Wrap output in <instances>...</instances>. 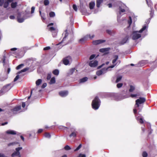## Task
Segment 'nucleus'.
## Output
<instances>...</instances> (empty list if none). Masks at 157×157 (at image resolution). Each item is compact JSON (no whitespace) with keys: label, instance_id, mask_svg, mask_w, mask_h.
<instances>
[{"label":"nucleus","instance_id":"26","mask_svg":"<svg viewBox=\"0 0 157 157\" xmlns=\"http://www.w3.org/2000/svg\"><path fill=\"white\" fill-rule=\"evenodd\" d=\"M88 78L86 77H84L81 79H80V82L82 83L84 82L87 80Z\"/></svg>","mask_w":157,"mask_h":157},{"label":"nucleus","instance_id":"1","mask_svg":"<svg viewBox=\"0 0 157 157\" xmlns=\"http://www.w3.org/2000/svg\"><path fill=\"white\" fill-rule=\"evenodd\" d=\"M19 10H15L14 15H17V21L19 23L23 22L24 20L29 17L30 12H28L26 10L20 12Z\"/></svg>","mask_w":157,"mask_h":157},{"label":"nucleus","instance_id":"53","mask_svg":"<svg viewBox=\"0 0 157 157\" xmlns=\"http://www.w3.org/2000/svg\"><path fill=\"white\" fill-rule=\"evenodd\" d=\"M4 0H0V6H2L3 5L4 3Z\"/></svg>","mask_w":157,"mask_h":157},{"label":"nucleus","instance_id":"55","mask_svg":"<svg viewBox=\"0 0 157 157\" xmlns=\"http://www.w3.org/2000/svg\"><path fill=\"white\" fill-rule=\"evenodd\" d=\"M78 157H86V155L84 154H80Z\"/></svg>","mask_w":157,"mask_h":157},{"label":"nucleus","instance_id":"43","mask_svg":"<svg viewBox=\"0 0 157 157\" xmlns=\"http://www.w3.org/2000/svg\"><path fill=\"white\" fill-rule=\"evenodd\" d=\"M44 5L47 6L49 4V1L48 0H44Z\"/></svg>","mask_w":157,"mask_h":157},{"label":"nucleus","instance_id":"58","mask_svg":"<svg viewBox=\"0 0 157 157\" xmlns=\"http://www.w3.org/2000/svg\"><path fill=\"white\" fill-rule=\"evenodd\" d=\"M154 11H153V10H151L150 11V15H151V17H152V16H153V15L154 14Z\"/></svg>","mask_w":157,"mask_h":157},{"label":"nucleus","instance_id":"29","mask_svg":"<svg viewBox=\"0 0 157 157\" xmlns=\"http://www.w3.org/2000/svg\"><path fill=\"white\" fill-rule=\"evenodd\" d=\"M70 24L71 25H72L74 23V19L73 18V16L71 15H70Z\"/></svg>","mask_w":157,"mask_h":157},{"label":"nucleus","instance_id":"7","mask_svg":"<svg viewBox=\"0 0 157 157\" xmlns=\"http://www.w3.org/2000/svg\"><path fill=\"white\" fill-rule=\"evenodd\" d=\"M22 149V148L21 147H18L16 148L15 149L16 151L14 152L11 155V156L12 157H14L15 156H17L18 155H19L20 154L19 151Z\"/></svg>","mask_w":157,"mask_h":157},{"label":"nucleus","instance_id":"56","mask_svg":"<svg viewBox=\"0 0 157 157\" xmlns=\"http://www.w3.org/2000/svg\"><path fill=\"white\" fill-rule=\"evenodd\" d=\"M47 86V84L46 83H44L41 86V88L42 89L44 88Z\"/></svg>","mask_w":157,"mask_h":157},{"label":"nucleus","instance_id":"14","mask_svg":"<svg viewBox=\"0 0 157 157\" xmlns=\"http://www.w3.org/2000/svg\"><path fill=\"white\" fill-rule=\"evenodd\" d=\"M95 6V2L94 1H92L89 3V7L90 9H93Z\"/></svg>","mask_w":157,"mask_h":157},{"label":"nucleus","instance_id":"12","mask_svg":"<svg viewBox=\"0 0 157 157\" xmlns=\"http://www.w3.org/2000/svg\"><path fill=\"white\" fill-rule=\"evenodd\" d=\"M91 10H80L82 14L85 15H88L91 13Z\"/></svg>","mask_w":157,"mask_h":157},{"label":"nucleus","instance_id":"45","mask_svg":"<svg viewBox=\"0 0 157 157\" xmlns=\"http://www.w3.org/2000/svg\"><path fill=\"white\" fill-rule=\"evenodd\" d=\"M147 4L149 6H151V2L150 0H146Z\"/></svg>","mask_w":157,"mask_h":157},{"label":"nucleus","instance_id":"57","mask_svg":"<svg viewBox=\"0 0 157 157\" xmlns=\"http://www.w3.org/2000/svg\"><path fill=\"white\" fill-rule=\"evenodd\" d=\"M55 30L56 29L53 27H51L49 28V30L51 31Z\"/></svg>","mask_w":157,"mask_h":157},{"label":"nucleus","instance_id":"6","mask_svg":"<svg viewBox=\"0 0 157 157\" xmlns=\"http://www.w3.org/2000/svg\"><path fill=\"white\" fill-rule=\"evenodd\" d=\"M94 37V35H93L91 36L90 34L87 35L79 40V42L81 44H83L86 41L89 39H92Z\"/></svg>","mask_w":157,"mask_h":157},{"label":"nucleus","instance_id":"41","mask_svg":"<svg viewBox=\"0 0 157 157\" xmlns=\"http://www.w3.org/2000/svg\"><path fill=\"white\" fill-rule=\"evenodd\" d=\"M144 61H143L140 62L138 64V66H139L142 67L144 65Z\"/></svg>","mask_w":157,"mask_h":157},{"label":"nucleus","instance_id":"42","mask_svg":"<svg viewBox=\"0 0 157 157\" xmlns=\"http://www.w3.org/2000/svg\"><path fill=\"white\" fill-rule=\"evenodd\" d=\"M24 66L23 64H21L18 65L16 68V69L18 70Z\"/></svg>","mask_w":157,"mask_h":157},{"label":"nucleus","instance_id":"10","mask_svg":"<svg viewBox=\"0 0 157 157\" xmlns=\"http://www.w3.org/2000/svg\"><path fill=\"white\" fill-rule=\"evenodd\" d=\"M105 41V40H99L93 41V44L94 45H98L102 43H104Z\"/></svg>","mask_w":157,"mask_h":157},{"label":"nucleus","instance_id":"35","mask_svg":"<svg viewBox=\"0 0 157 157\" xmlns=\"http://www.w3.org/2000/svg\"><path fill=\"white\" fill-rule=\"evenodd\" d=\"M137 120L139 121L140 123L141 124H142L144 122V121L142 118H139L138 117L136 118Z\"/></svg>","mask_w":157,"mask_h":157},{"label":"nucleus","instance_id":"4","mask_svg":"<svg viewBox=\"0 0 157 157\" xmlns=\"http://www.w3.org/2000/svg\"><path fill=\"white\" fill-rule=\"evenodd\" d=\"M101 101L98 97H96L93 100L92 103V108L95 110L98 109L100 105Z\"/></svg>","mask_w":157,"mask_h":157},{"label":"nucleus","instance_id":"31","mask_svg":"<svg viewBox=\"0 0 157 157\" xmlns=\"http://www.w3.org/2000/svg\"><path fill=\"white\" fill-rule=\"evenodd\" d=\"M42 80L41 79H38L36 82V86L39 85L42 82Z\"/></svg>","mask_w":157,"mask_h":157},{"label":"nucleus","instance_id":"9","mask_svg":"<svg viewBox=\"0 0 157 157\" xmlns=\"http://www.w3.org/2000/svg\"><path fill=\"white\" fill-rule=\"evenodd\" d=\"M98 64V62L97 60L91 61L89 63V65L91 67H96Z\"/></svg>","mask_w":157,"mask_h":157},{"label":"nucleus","instance_id":"52","mask_svg":"<svg viewBox=\"0 0 157 157\" xmlns=\"http://www.w3.org/2000/svg\"><path fill=\"white\" fill-rule=\"evenodd\" d=\"M51 78V74H48L47 75V80H49Z\"/></svg>","mask_w":157,"mask_h":157},{"label":"nucleus","instance_id":"47","mask_svg":"<svg viewBox=\"0 0 157 157\" xmlns=\"http://www.w3.org/2000/svg\"><path fill=\"white\" fill-rule=\"evenodd\" d=\"M142 155L143 157H147V154L146 152L144 151Z\"/></svg>","mask_w":157,"mask_h":157},{"label":"nucleus","instance_id":"13","mask_svg":"<svg viewBox=\"0 0 157 157\" xmlns=\"http://www.w3.org/2000/svg\"><path fill=\"white\" fill-rule=\"evenodd\" d=\"M71 133L69 135V137H75L76 136L77 132L74 129L71 130Z\"/></svg>","mask_w":157,"mask_h":157},{"label":"nucleus","instance_id":"23","mask_svg":"<svg viewBox=\"0 0 157 157\" xmlns=\"http://www.w3.org/2000/svg\"><path fill=\"white\" fill-rule=\"evenodd\" d=\"M121 5L122 6L120 7V10H127L128 7L124 4H123Z\"/></svg>","mask_w":157,"mask_h":157},{"label":"nucleus","instance_id":"48","mask_svg":"<svg viewBox=\"0 0 157 157\" xmlns=\"http://www.w3.org/2000/svg\"><path fill=\"white\" fill-rule=\"evenodd\" d=\"M19 78V75H17L14 78V81L15 82L17 81Z\"/></svg>","mask_w":157,"mask_h":157},{"label":"nucleus","instance_id":"60","mask_svg":"<svg viewBox=\"0 0 157 157\" xmlns=\"http://www.w3.org/2000/svg\"><path fill=\"white\" fill-rule=\"evenodd\" d=\"M43 131V130L42 129H39L38 131H37V133H41Z\"/></svg>","mask_w":157,"mask_h":157},{"label":"nucleus","instance_id":"39","mask_svg":"<svg viewBox=\"0 0 157 157\" xmlns=\"http://www.w3.org/2000/svg\"><path fill=\"white\" fill-rule=\"evenodd\" d=\"M135 87L134 86L131 85L130 86L129 91L130 92H132L135 90Z\"/></svg>","mask_w":157,"mask_h":157},{"label":"nucleus","instance_id":"34","mask_svg":"<svg viewBox=\"0 0 157 157\" xmlns=\"http://www.w3.org/2000/svg\"><path fill=\"white\" fill-rule=\"evenodd\" d=\"M56 82L55 78L54 77H52L51 79L50 82V84H52Z\"/></svg>","mask_w":157,"mask_h":157},{"label":"nucleus","instance_id":"49","mask_svg":"<svg viewBox=\"0 0 157 157\" xmlns=\"http://www.w3.org/2000/svg\"><path fill=\"white\" fill-rule=\"evenodd\" d=\"M82 145L81 144H80L77 147V148L75 150V151H76L78 150H79L81 147Z\"/></svg>","mask_w":157,"mask_h":157},{"label":"nucleus","instance_id":"63","mask_svg":"<svg viewBox=\"0 0 157 157\" xmlns=\"http://www.w3.org/2000/svg\"><path fill=\"white\" fill-rule=\"evenodd\" d=\"M64 149L67 150H69V145H67L65 147Z\"/></svg>","mask_w":157,"mask_h":157},{"label":"nucleus","instance_id":"36","mask_svg":"<svg viewBox=\"0 0 157 157\" xmlns=\"http://www.w3.org/2000/svg\"><path fill=\"white\" fill-rule=\"evenodd\" d=\"M3 6L4 8H6L8 7L9 5V3L8 2L6 1L5 2H4V3L3 4Z\"/></svg>","mask_w":157,"mask_h":157},{"label":"nucleus","instance_id":"50","mask_svg":"<svg viewBox=\"0 0 157 157\" xmlns=\"http://www.w3.org/2000/svg\"><path fill=\"white\" fill-rule=\"evenodd\" d=\"M5 60H6V57L5 56H4L3 58L2 59V63H3L4 65L5 64Z\"/></svg>","mask_w":157,"mask_h":157},{"label":"nucleus","instance_id":"15","mask_svg":"<svg viewBox=\"0 0 157 157\" xmlns=\"http://www.w3.org/2000/svg\"><path fill=\"white\" fill-rule=\"evenodd\" d=\"M6 134H8L10 135H16V132L15 131L11 130H9L6 132Z\"/></svg>","mask_w":157,"mask_h":157},{"label":"nucleus","instance_id":"17","mask_svg":"<svg viewBox=\"0 0 157 157\" xmlns=\"http://www.w3.org/2000/svg\"><path fill=\"white\" fill-rule=\"evenodd\" d=\"M10 85V84H8L6 85L3 87V89L6 91H8L11 88Z\"/></svg>","mask_w":157,"mask_h":157},{"label":"nucleus","instance_id":"19","mask_svg":"<svg viewBox=\"0 0 157 157\" xmlns=\"http://www.w3.org/2000/svg\"><path fill=\"white\" fill-rule=\"evenodd\" d=\"M21 109V105H19V106H17L16 107H15L14 108H13L12 109V110L13 112H17V111L19 110H20Z\"/></svg>","mask_w":157,"mask_h":157},{"label":"nucleus","instance_id":"38","mask_svg":"<svg viewBox=\"0 0 157 157\" xmlns=\"http://www.w3.org/2000/svg\"><path fill=\"white\" fill-rule=\"evenodd\" d=\"M132 19L131 17L130 16L129 17V20L128 21V24L129 25V26H130L131 25V24L132 23Z\"/></svg>","mask_w":157,"mask_h":157},{"label":"nucleus","instance_id":"25","mask_svg":"<svg viewBox=\"0 0 157 157\" xmlns=\"http://www.w3.org/2000/svg\"><path fill=\"white\" fill-rule=\"evenodd\" d=\"M59 71L58 69H55L52 71V73L56 75H58L59 74Z\"/></svg>","mask_w":157,"mask_h":157},{"label":"nucleus","instance_id":"61","mask_svg":"<svg viewBox=\"0 0 157 157\" xmlns=\"http://www.w3.org/2000/svg\"><path fill=\"white\" fill-rule=\"evenodd\" d=\"M73 7L74 10H77V6L75 5H73Z\"/></svg>","mask_w":157,"mask_h":157},{"label":"nucleus","instance_id":"37","mask_svg":"<svg viewBox=\"0 0 157 157\" xmlns=\"http://www.w3.org/2000/svg\"><path fill=\"white\" fill-rule=\"evenodd\" d=\"M122 76H119L117 78V79L116 81V82L117 83L119 82L121 79Z\"/></svg>","mask_w":157,"mask_h":157},{"label":"nucleus","instance_id":"30","mask_svg":"<svg viewBox=\"0 0 157 157\" xmlns=\"http://www.w3.org/2000/svg\"><path fill=\"white\" fill-rule=\"evenodd\" d=\"M125 10H120L119 12L117 13V17H119L121 16V15L125 12Z\"/></svg>","mask_w":157,"mask_h":157},{"label":"nucleus","instance_id":"32","mask_svg":"<svg viewBox=\"0 0 157 157\" xmlns=\"http://www.w3.org/2000/svg\"><path fill=\"white\" fill-rule=\"evenodd\" d=\"M128 39V36H126L122 40V43L123 44L126 43Z\"/></svg>","mask_w":157,"mask_h":157},{"label":"nucleus","instance_id":"51","mask_svg":"<svg viewBox=\"0 0 157 157\" xmlns=\"http://www.w3.org/2000/svg\"><path fill=\"white\" fill-rule=\"evenodd\" d=\"M95 57V55L94 54H93L91 55L90 58V60H92Z\"/></svg>","mask_w":157,"mask_h":157},{"label":"nucleus","instance_id":"22","mask_svg":"<svg viewBox=\"0 0 157 157\" xmlns=\"http://www.w3.org/2000/svg\"><path fill=\"white\" fill-rule=\"evenodd\" d=\"M77 71L75 68H73L71 69L69 71V75L73 74L74 72L76 73Z\"/></svg>","mask_w":157,"mask_h":157},{"label":"nucleus","instance_id":"59","mask_svg":"<svg viewBox=\"0 0 157 157\" xmlns=\"http://www.w3.org/2000/svg\"><path fill=\"white\" fill-rule=\"evenodd\" d=\"M106 32L109 34H112V31H111V30H106Z\"/></svg>","mask_w":157,"mask_h":157},{"label":"nucleus","instance_id":"18","mask_svg":"<svg viewBox=\"0 0 157 157\" xmlns=\"http://www.w3.org/2000/svg\"><path fill=\"white\" fill-rule=\"evenodd\" d=\"M103 0H97L96 6L99 8L101 4L103 2Z\"/></svg>","mask_w":157,"mask_h":157},{"label":"nucleus","instance_id":"11","mask_svg":"<svg viewBox=\"0 0 157 157\" xmlns=\"http://www.w3.org/2000/svg\"><path fill=\"white\" fill-rule=\"evenodd\" d=\"M59 95L62 97H64L67 96L68 94V91H61L59 92Z\"/></svg>","mask_w":157,"mask_h":157},{"label":"nucleus","instance_id":"27","mask_svg":"<svg viewBox=\"0 0 157 157\" xmlns=\"http://www.w3.org/2000/svg\"><path fill=\"white\" fill-rule=\"evenodd\" d=\"M17 3L16 2H12L11 4V7L13 8H15L17 6Z\"/></svg>","mask_w":157,"mask_h":157},{"label":"nucleus","instance_id":"20","mask_svg":"<svg viewBox=\"0 0 157 157\" xmlns=\"http://www.w3.org/2000/svg\"><path fill=\"white\" fill-rule=\"evenodd\" d=\"M11 11H12V12H11V13H12L13 15H11L10 16H9V18L11 19H14L15 18V16H16L17 17V15H14V12H15V10H11Z\"/></svg>","mask_w":157,"mask_h":157},{"label":"nucleus","instance_id":"5","mask_svg":"<svg viewBox=\"0 0 157 157\" xmlns=\"http://www.w3.org/2000/svg\"><path fill=\"white\" fill-rule=\"evenodd\" d=\"M115 66V65H112L107 68H102L101 70L98 71L96 72V74L98 76H100L101 75L103 74L106 73L107 71L110 70L109 69L110 68H112Z\"/></svg>","mask_w":157,"mask_h":157},{"label":"nucleus","instance_id":"62","mask_svg":"<svg viewBox=\"0 0 157 157\" xmlns=\"http://www.w3.org/2000/svg\"><path fill=\"white\" fill-rule=\"evenodd\" d=\"M25 106V102H23L22 103V106L23 108H24Z\"/></svg>","mask_w":157,"mask_h":157},{"label":"nucleus","instance_id":"64","mask_svg":"<svg viewBox=\"0 0 157 157\" xmlns=\"http://www.w3.org/2000/svg\"><path fill=\"white\" fill-rule=\"evenodd\" d=\"M0 157H6L5 155L3 154L0 153Z\"/></svg>","mask_w":157,"mask_h":157},{"label":"nucleus","instance_id":"54","mask_svg":"<svg viewBox=\"0 0 157 157\" xmlns=\"http://www.w3.org/2000/svg\"><path fill=\"white\" fill-rule=\"evenodd\" d=\"M50 49V47L49 46L47 47H45L44 48L43 50H47Z\"/></svg>","mask_w":157,"mask_h":157},{"label":"nucleus","instance_id":"46","mask_svg":"<svg viewBox=\"0 0 157 157\" xmlns=\"http://www.w3.org/2000/svg\"><path fill=\"white\" fill-rule=\"evenodd\" d=\"M123 84L122 83H118L117 85V86L118 88H120L122 86Z\"/></svg>","mask_w":157,"mask_h":157},{"label":"nucleus","instance_id":"24","mask_svg":"<svg viewBox=\"0 0 157 157\" xmlns=\"http://www.w3.org/2000/svg\"><path fill=\"white\" fill-rule=\"evenodd\" d=\"M29 68L28 67H26L25 68L21 70L20 71L18 72L17 73V74H19L22 72H25L26 71L28 70H29Z\"/></svg>","mask_w":157,"mask_h":157},{"label":"nucleus","instance_id":"40","mask_svg":"<svg viewBox=\"0 0 157 157\" xmlns=\"http://www.w3.org/2000/svg\"><path fill=\"white\" fill-rule=\"evenodd\" d=\"M49 15L50 17H53L55 16V13L53 12H51L50 13Z\"/></svg>","mask_w":157,"mask_h":157},{"label":"nucleus","instance_id":"28","mask_svg":"<svg viewBox=\"0 0 157 157\" xmlns=\"http://www.w3.org/2000/svg\"><path fill=\"white\" fill-rule=\"evenodd\" d=\"M39 13L40 14L41 16L42 19L43 20H45L46 18L44 14V13H41V12L40 10Z\"/></svg>","mask_w":157,"mask_h":157},{"label":"nucleus","instance_id":"8","mask_svg":"<svg viewBox=\"0 0 157 157\" xmlns=\"http://www.w3.org/2000/svg\"><path fill=\"white\" fill-rule=\"evenodd\" d=\"M118 56L117 55H115L113 57V59L112 60V63L113 64V65H115V66L117 64V63H120V60H117L118 59Z\"/></svg>","mask_w":157,"mask_h":157},{"label":"nucleus","instance_id":"44","mask_svg":"<svg viewBox=\"0 0 157 157\" xmlns=\"http://www.w3.org/2000/svg\"><path fill=\"white\" fill-rule=\"evenodd\" d=\"M68 35V33H66L64 36V37H63V39L62 41V42H63L65 41V40H66V37Z\"/></svg>","mask_w":157,"mask_h":157},{"label":"nucleus","instance_id":"21","mask_svg":"<svg viewBox=\"0 0 157 157\" xmlns=\"http://www.w3.org/2000/svg\"><path fill=\"white\" fill-rule=\"evenodd\" d=\"M110 49L109 48H106L100 49L99 51L101 52H105L109 51Z\"/></svg>","mask_w":157,"mask_h":157},{"label":"nucleus","instance_id":"3","mask_svg":"<svg viewBox=\"0 0 157 157\" xmlns=\"http://www.w3.org/2000/svg\"><path fill=\"white\" fill-rule=\"evenodd\" d=\"M145 99L144 98H140L139 99L136 101V105L135 106V108L133 109L134 113L136 114L137 113V110L138 109H140V112L142 109L139 108L140 106V105L144 103L145 101Z\"/></svg>","mask_w":157,"mask_h":157},{"label":"nucleus","instance_id":"2","mask_svg":"<svg viewBox=\"0 0 157 157\" xmlns=\"http://www.w3.org/2000/svg\"><path fill=\"white\" fill-rule=\"evenodd\" d=\"M150 18L148 19L146 22V24L145 25L143 28L139 31H134L133 32L132 36V39L133 40H136L138 39L141 37V35L139 33H141L144 31L145 30L147 31V29L148 27V24L150 22Z\"/></svg>","mask_w":157,"mask_h":157},{"label":"nucleus","instance_id":"33","mask_svg":"<svg viewBox=\"0 0 157 157\" xmlns=\"http://www.w3.org/2000/svg\"><path fill=\"white\" fill-rule=\"evenodd\" d=\"M44 136L46 138H50L51 137V135L48 133H47V132L45 133L44 134Z\"/></svg>","mask_w":157,"mask_h":157},{"label":"nucleus","instance_id":"16","mask_svg":"<svg viewBox=\"0 0 157 157\" xmlns=\"http://www.w3.org/2000/svg\"><path fill=\"white\" fill-rule=\"evenodd\" d=\"M68 58V56H67L63 58V63L66 65L69 64V59H67Z\"/></svg>","mask_w":157,"mask_h":157}]
</instances>
